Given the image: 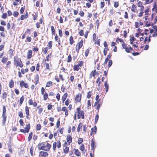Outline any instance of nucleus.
<instances>
[{
  "mask_svg": "<svg viewBox=\"0 0 157 157\" xmlns=\"http://www.w3.org/2000/svg\"><path fill=\"white\" fill-rule=\"evenodd\" d=\"M43 63L44 66L45 68L44 70L47 71H50L51 70V67L52 66L50 62V64L45 62H43Z\"/></svg>",
  "mask_w": 157,
  "mask_h": 157,
  "instance_id": "9d476101",
  "label": "nucleus"
},
{
  "mask_svg": "<svg viewBox=\"0 0 157 157\" xmlns=\"http://www.w3.org/2000/svg\"><path fill=\"white\" fill-rule=\"evenodd\" d=\"M61 111L63 112L62 114L64 113L66 116H67L68 115V111L67 108L66 106H63L61 108Z\"/></svg>",
  "mask_w": 157,
  "mask_h": 157,
  "instance_id": "dca6fc26",
  "label": "nucleus"
},
{
  "mask_svg": "<svg viewBox=\"0 0 157 157\" xmlns=\"http://www.w3.org/2000/svg\"><path fill=\"white\" fill-rule=\"evenodd\" d=\"M149 9H146L145 10L144 12L145 15V16L144 18L145 20H147V17L148 16V15H149Z\"/></svg>",
  "mask_w": 157,
  "mask_h": 157,
  "instance_id": "c9c22d12",
  "label": "nucleus"
},
{
  "mask_svg": "<svg viewBox=\"0 0 157 157\" xmlns=\"http://www.w3.org/2000/svg\"><path fill=\"white\" fill-rule=\"evenodd\" d=\"M52 82L51 81H48L46 82V87H49L52 86Z\"/></svg>",
  "mask_w": 157,
  "mask_h": 157,
  "instance_id": "a18cd8bd",
  "label": "nucleus"
},
{
  "mask_svg": "<svg viewBox=\"0 0 157 157\" xmlns=\"http://www.w3.org/2000/svg\"><path fill=\"white\" fill-rule=\"evenodd\" d=\"M41 94L43 96V100L46 101L48 97V94L45 91V89L43 87H42L41 89Z\"/></svg>",
  "mask_w": 157,
  "mask_h": 157,
  "instance_id": "423d86ee",
  "label": "nucleus"
},
{
  "mask_svg": "<svg viewBox=\"0 0 157 157\" xmlns=\"http://www.w3.org/2000/svg\"><path fill=\"white\" fill-rule=\"evenodd\" d=\"M71 61L72 57L71 55L69 54L67 57V63H70L71 62Z\"/></svg>",
  "mask_w": 157,
  "mask_h": 157,
  "instance_id": "4d7b16f0",
  "label": "nucleus"
},
{
  "mask_svg": "<svg viewBox=\"0 0 157 157\" xmlns=\"http://www.w3.org/2000/svg\"><path fill=\"white\" fill-rule=\"evenodd\" d=\"M30 153L31 156L35 155L34 148L33 146H31L30 148Z\"/></svg>",
  "mask_w": 157,
  "mask_h": 157,
  "instance_id": "4be33fe9",
  "label": "nucleus"
},
{
  "mask_svg": "<svg viewBox=\"0 0 157 157\" xmlns=\"http://www.w3.org/2000/svg\"><path fill=\"white\" fill-rule=\"evenodd\" d=\"M14 1L15 2H13V4L14 6H16L18 5L17 2H19L20 4L21 3V0H14Z\"/></svg>",
  "mask_w": 157,
  "mask_h": 157,
  "instance_id": "09e8293b",
  "label": "nucleus"
},
{
  "mask_svg": "<svg viewBox=\"0 0 157 157\" xmlns=\"http://www.w3.org/2000/svg\"><path fill=\"white\" fill-rule=\"evenodd\" d=\"M73 151H74V153L77 156L79 157L81 156V154L78 149L74 148L73 149Z\"/></svg>",
  "mask_w": 157,
  "mask_h": 157,
  "instance_id": "c85d7f7f",
  "label": "nucleus"
},
{
  "mask_svg": "<svg viewBox=\"0 0 157 157\" xmlns=\"http://www.w3.org/2000/svg\"><path fill=\"white\" fill-rule=\"evenodd\" d=\"M2 124L3 126L5 125L7 119V116L6 115L2 114Z\"/></svg>",
  "mask_w": 157,
  "mask_h": 157,
  "instance_id": "5701e85b",
  "label": "nucleus"
},
{
  "mask_svg": "<svg viewBox=\"0 0 157 157\" xmlns=\"http://www.w3.org/2000/svg\"><path fill=\"white\" fill-rule=\"evenodd\" d=\"M104 85L106 89V92H108L109 89V84L108 83L107 80H106L105 82Z\"/></svg>",
  "mask_w": 157,
  "mask_h": 157,
  "instance_id": "ea45409f",
  "label": "nucleus"
},
{
  "mask_svg": "<svg viewBox=\"0 0 157 157\" xmlns=\"http://www.w3.org/2000/svg\"><path fill=\"white\" fill-rule=\"evenodd\" d=\"M40 65L39 63H38L36 65V70L37 71L39 72L40 71Z\"/></svg>",
  "mask_w": 157,
  "mask_h": 157,
  "instance_id": "13d9d810",
  "label": "nucleus"
},
{
  "mask_svg": "<svg viewBox=\"0 0 157 157\" xmlns=\"http://www.w3.org/2000/svg\"><path fill=\"white\" fill-rule=\"evenodd\" d=\"M135 40V38L134 36L130 37V44H132L133 43V42Z\"/></svg>",
  "mask_w": 157,
  "mask_h": 157,
  "instance_id": "864d4df0",
  "label": "nucleus"
},
{
  "mask_svg": "<svg viewBox=\"0 0 157 157\" xmlns=\"http://www.w3.org/2000/svg\"><path fill=\"white\" fill-rule=\"evenodd\" d=\"M152 20L154 18L153 23L151 24V25L152 26L153 28L154 29L155 32L154 34L152 35V36L154 37H157V27L154 24L156 23L157 21V15L155 13H153L151 14Z\"/></svg>",
  "mask_w": 157,
  "mask_h": 157,
  "instance_id": "f03ea898",
  "label": "nucleus"
},
{
  "mask_svg": "<svg viewBox=\"0 0 157 157\" xmlns=\"http://www.w3.org/2000/svg\"><path fill=\"white\" fill-rule=\"evenodd\" d=\"M51 31L52 35H55L56 34V30L54 26L53 25H52L51 26Z\"/></svg>",
  "mask_w": 157,
  "mask_h": 157,
  "instance_id": "37998d69",
  "label": "nucleus"
},
{
  "mask_svg": "<svg viewBox=\"0 0 157 157\" xmlns=\"http://www.w3.org/2000/svg\"><path fill=\"white\" fill-rule=\"evenodd\" d=\"M41 128V126L40 124H37L36 128V130L38 131L40 130Z\"/></svg>",
  "mask_w": 157,
  "mask_h": 157,
  "instance_id": "69168bd1",
  "label": "nucleus"
},
{
  "mask_svg": "<svg viewBox=\"0 0 157 157\" xmlns=\"http://www.w3.org/2000/svg\"><path fill=\"white\" fill-rule=\"evenodd\" d=\"M52 41H50L48 42L47 47L44 48L42 49L43 54L46 55L48 52V50L52 48Z\"/></svg>",
  "mask_w": 157,
  "mask_h": 157,
  "instance_id": "20e7f679",
  "label": "nucleus"
},
{
  "mask_svg": "<svg viewBox=\"0 0 157 157\" xmlns=\"http://www.w3.org/2000/svg\"><path fill=\"white\" fill-rule=\"evenodd\" d=\"M30 128V124L29 123L27 124L26 127L25 128V129H20V131L23 133H28L29 131Z\"/></svg>",
  "mask_w": 157,
  "mask_h": 157,
  "instance_id": "f8f14e48",
  "label": "nucleus"
},
{
  "mask_svg": "<svg viewBox=\"0 0 157 157\" xmlns=\"http://www.w3.org/2000/svg\"><path fill=\"white\" fill-rule=\"evenodd\" d=\"M14 82L13 79H11L9 83V87L10 88H12L14 86Z\"/></svg>",
  "mask_w": 157,
  "mask_h": 157,
  "instance_id": "473e14b6",
  "label": "nucleus"
},
{
  "mask_svg": "<svg viewBox=\"0 0 157 157\" xmlns=\"http://www.w3.org/2000/svg\"><path fill=\"white\" fill-rule=\"evenodd\" d=\"M137 10V6L135 4H132V7L131 8V10L132 11L133 13H135L136 12V10Z\"/></svg>",
  "mask_w": 157,
  "mask_h": 157,
  "instance_id": "72a5a7b5",
  "label": "nucleus"
},
{
  "mask_svg": "<svg viewBox=\"0 0 157 157\" xmlns=\"http://www.w3.org/2000/svg\"><path fill=\"white\" fill-rule=\"evenodd\" d=\"M94 145V142L93 140L92 139L91 143V150H92L93 151H94L95 150Z\"/></svg>",
  "mask_w": 157,
  "mask_h": 157,
  "instance_id": "49530a36",
  "label": "nucleus"
},
{
  "mask_svg": "<svg viewBox=\"0 0 157 157\" xmlns=\"http://www.w3.org/2000/svg\"><path fill=\"white\" fill-rule=\"evenodd\" d=\"M56 42H58V45L59 46L61 45V42L60 38L59 37V36L57 35V34L55 36L54 38Z\"/></svg>",
  "mask_w": 157,
  "mask_h": 157,
  "instance_id": "393cba45",
  "label": "nucleus"
},
{
  "mask_svg": "<svg viewBox=\"0 0 157 157\" xmlns=\"http://www.w3.org/2000/svg\"><path fill=\"white\" fill-rule=\"evenodd\" d=\"M92 94V91H90L87 93V98L89 99L90 98Z\"/></svg>",
  "mask_w": 157,
  "mask_h": 157,
  "instance_id": "3c124183",
  "label": "nucleus"
},
{
  "mask_svg": "<svg viewBox=\"0 0 157 157\" xmlns=\"http://www.w3.org/2000/svg\"><path fill=\"white\" fill-rule=\"evenodd\" d=\"M91 132L90 133V135L92 136L93 134H95L97 131V127L96 126H94L93 128H91Z\"/></svg>",
  "mask_w": 157,
  "mask_h": 157,
  "instance_id": "7c9ffc66",
  "label": "nucleus"
},
{
  "mask_svg": "<svg viewBox=\"0 0 157 157\" xmlns=\"http://www.w3.org/2000/svg\"><path fill=\"white\" fill-rule=\"evenodd\" d=\"M14 64L16 67H19L22 68L24 66L20 58L18 57L17 56H14L13 58Z\"/></svg>",
  "mask_w": 157,
  "mask_h": 157,
  "instance_id": "7ed1b4c3",
  "label": "nucleus"
},
{
  "mask_svg": "<svg viewBox=\"0 0 157 157\" xmlns=\"http://www.w3.org/2000/svg\"><path fill=\"white\" fill-rule=\"evenodd\" d=\"M8 59V57L5 56L2 58L1 61L3 64H4L6 63Z\"/></svg>",
  "mask_w": 157,
  "mask_h": 157,
  "instance_id": "4c0bfd02",
  "label": "nucleus"
},
{
  "mask_svg": "<svg viewBox=\"0 0 157 157\" xmlns=\"http://www.w3.org/2000/svg\"><path fill=\"white\" fill-rule=\"evenodd\" d=\"M56 146L58 148H59L61 147V143L60 140H58L56 142H55L53 143L52 145V149L54 151L56 150Z\"/></svg>",
  "mask_w": 157,
  "mask_h": 157,
  "instance_id": "6e6552de",
  "label": "nucleus"
},
{
  "mask_svg": "<svg viewBox=\"0 0 157 157\" xmlns=\"http://www.w3.org/2000/svg\"><path fill=\"white\" fill-rule=\"evenodd\" d=\"M29 17V14L27 11L26 12V13L25 15H22L20 17V19L23 20Z\"/></svg>",
  "mask_w": 157,
  "mask_h": 157,
  "instance_id": "bb28decb",
  "label": "nucleus"
},
{
  "mask_svg": "<svg viewBox=\"0 0 157 157\" xmlns=\"http://www.w3.org/2000/svg\"><path fill=\"white\" fill-rule=\"evenodd\" d=\"M25 97L24 96L22 95L20 99L18 101L19 102V105L20 106L23 103V102L24 100Z\"/></svg>",
  "mask_w": 157,
  "mask_h": 157,
  "instance_id": "a19ab883",
  "label": "nucleus"
},
{
  "mask_svg": "<svg viewBox=\"0 0 157 157\" xmlns=\"http://www.w3.org/2000/svg\"><path fill=\"white\" fill-rule=\"evenodd\" d=\"M69 40L70 44L71 45H72L74 42V40L73 37L72 36H71L70 37Z\"/></svg>",
  "mask_w": 157,
  "mask_h": 157,
  "instance_id": "de8ad7c7",
  "label": "nucleus"
},
{
  "mask_svg": "<svg viewBox=\"0 0 157 157\" xmlns=\"http://www.w3.org/2000/svg\"><path fill=\"white\" fill-rule=\"evenodd\" d=\"M32 40L31 37L28 36L26 37V40H25V42H31Z\"/></svg>",
  "mask_w": 157,
  "mask_h": 157,
  "instance_id": "6e6d98bb",
  "label": "nucleus"
},
{
  "mask_svg": "<svg viewBox=\"0 0 157 157\" xmlns=\"http://www.w3.org/2000/svg\"><path fill=\"white\" fill-rule=\"evenodd\" d=\"M112 56L111 54H109L107 56V57L105 58V61L104 63V66L106 65L107 62L109 61V59H110Z\"/></svg>",
  "mask_w": 157,
  "mask_h": 157,
  "instance_id": "2f4dec72",
  "label": "nucleus"
},
{
  "mask_svg": "<svg viewBox=\"0 0 157 157\" xmlns=\"http://www.w3.org/2000/svg\"><path fill=\"white\" fill-rule=\"evenodd\" d=\"M20 85L21 87L23 88L24 87L25 89H28L29 87L28 83L27 82H25L23 80L20 82Z\"/></svg>",
  "mask_w": 157,
  "mask_h": 157,
  "instance_id": "4468645a",
  "label": "nucleus"
},
{
  "mask_svg": "<svg viewBox=\"0 0 157 157\" xmlns=\"http://www.w3.org/2000/svg\"><path fill=\"white\" fill-rule=\"evenodd\" d=\"M122 47L123 49H124L125 51L127 53H131V51H133V49L131 47H128L125 43H123Z\"/></svg>",
  "mask_w": 157,
  "mask_h": 157,
  "instance_id": "1a4fd4ad",
  "label": "nucleus"
},
{
  "mask_svg": "<svg viewBox=\"0 0 157 157\" xmlns=\"http://www.w3.org/2000/svg\"><path fill=\"white\" fill-rule=\"evenodd\" d=\"M103 102L102 101H96L94 104V106H96V109L97 110V113H98L99 109L102 104Z\"/></svg>",
  "mask_w": 157,
  "mask_h": 157,
  "instance_id": "9b49d317",
  "label": "nucleus"
},
{
  "mask_svg": "<svg viewBox=\"0 0 157 157\" xmlns=\"http://www.w3.org/2000/svg\"><path fill=\"white\" fill-rule=\"evenodd\" d=\"M153 19L152 20V18L151 17V19H148L147 18V20H146V25L147 26H149L151 25L152 23H153L152 22Z\"/></svg>",
  "mask_w": 157,
  "mask_h": 157,
  "instance_id": "f3484780",
  "label": "nucleus"
},
{
  "mask_svg": "<svg viewBox=\"0 0 157 157\" xmlns=\"http://www.w3.org/2000/svg\"><path fill=\"white\" fill-rule=\"evenodd\" d=\"M79 149L82 151V152L84 151V150L85 149V146L83 144H81Z\"/></svg>",
  "mask_w": 157,
  "mask_h": 157,
  "instance_id": "774afa93",
  "label": "nucleus"
},
{
  "mask_svg": "<svg viewBox=\"0 0 157 157\" xmlns=\"http://www.w3.org/2000/svg\"><path fill=\"white\" fill-rule=\"evenodd\" d=\"M32 53L33 52L31 50L29 49L28 51L27 54V59H30L33 57Z\"/></svg>",
  "mask_w": 157,
  "mask_h": 157,
  "instance_id": "a211bd4d",
  "label": "nucleus"
},
{
  "mask_svg": "<svg viewBox=\"0 0 157 157\" xmlns=\"http://www.w3.org/2000/svg\"><path fill=\"white\" fill-rule=\"evenodd\" d=\"M66 140L68 145H69L72 142V139L71 136L70 135H68L66 138Z\"/></svg>",
  "mask_w": 157,
  "mask_h": 157,
  "instance_id": "412c9836",
  "label": "nucleus"
},
{
  "mask_svg": "<svg viewBox=\"0 0 157 157\" xmlns=\"http://www.w3.org/2000/svg\"><path fill=\"white\" fill-rule=\"evenodd\" d=\"M151 36L150 35L149 36H146L145 38V39L144 40V44H148L151 41Z\"/></svg>",
  "mask_w": 157,
  "mask_h": 157,
  "instance_id": "a878e982",
  "label": "nucleus"
},
{
  "mask_svg": "<svg viewBox=\"0 0 157 157\" xmlns=\"http://www.w3.org/2000/svg\"><path fill=\"white\" fill-rule=\"evenodd\" d=\"M83 43V40L82 39L80 41L78 42L77 43L75 50L77 53H78L79 52V50L82 47Z\"/></svg>",
  "mask_w": 157,
  "mask_h": 157,
  "instance_id": "0eeeda50",
  "label": "nucleus"
},
{
  "mask_svg": "<svg viewBox=\"0 0 157 157\" xmlns=\"http://www.w3.org/2000/svg\"><path fill=\"white\" fill-rule=\"evenodd\" d=\"M14 50L12 49H10L9 50V55L10 56H13L14 55Z\"/></svg>",
  "mask_w": 157,
  "mask_h": 157,
  "instance_id": "603ef678",
  "label": "nucleus"
},
{
  "mask_svg": "<svg viewBox=\"0 0 157 157\" xmlns=\"http://www.w3.org/2000/svg\"><path fill=\"white\" fill-rule=\"evenodd\" d=\"M59 80H61L62 82H63L65 80L63 75L61 74H59Z\"/></svg>",
  "mask_w": 157,
  "mask_h": 157,
  "instance_id": "e2e57ef3",
  "label": "nucleus"
},
{
  "mask_svg": "<svg viewBox=\"0 0 157 157\" xmlns=\"http://www.w3.org/2000/svg\"><path fill=\"white\" fill-rule=\"evenodd\" d=\"M69 151V148L68 147H63V153L65 154H67Z\"/></svg>",
  "mask_w": 157,
  "mask_h": 157,
  "instance_id": "f704fd0d",
  "label": "nucleus"
},
{
  "mask_svg": "<svg viewBox=\"0 0 157 157\" xmlns=\"http://www.w3.org/2000/svg\"><path fill=\"white\" fill-rule=\"evenodd\" d=\"M52 52L50 53H49L46 57L45 59H43V62H49L50 61V60L51 58V56H52Z\"/></svg>",
  "mask_w": 157,
  "mask_h": 157,
  "instance_id": "6ab92c4d",
  "label": "nucleus"
},
{
  "mask_svg": "<svg viewBox=\"0 0 157 157\" xmlns=\"http://www.w3.org/2000/svg\"><path fill=\"white\" fill-rule=\"evenodd\" d=\"M25 112L26 114V117L27 118L29 119V108L27 106L25 107Z\"/></svg>",
  "mask_w": 157,
  "mask_h": 157,
  "instance_id": "c756f323",
  "label": "nucleus"
},
{
  "mask_svg": "<svg viewBox=\"0 0 157 157\" xmlns=\"http://www.w3.org/2000/svg\"><path fill=\"white\" fill-rule=\"evenodd\" d=\"M97 73L96 70L95 69L92 71L90 75V78H91L92 77L95 78V75H97Z\"/></svg>",
  "mask_w": 157,
  "mask_h": 157,
  "instance_id": "aec40b11",
  "label": "nucleus"
},
{
  "mask_svg": "<svg viewBox=\"0 0 157 157\" xmlns=\"http://www.w3.org/2000/svg\"><path fill=\"white\" fill-rule=\"evenodd\" d=\"M68 94L67 92H66L63 94L62 96V103H63L66 100V99L67 97H68Z\"/></svg>",
  "mask_w": 157,
  "mask_h": 157,
  "instance_id": "cd10ccee",
  "label": "nucleus"
},
{
  "mask_svg": "<svg viewBox=\"0 0 157 157\" xmlns=\"http://www.w3.org/2000/svg\"><path fill=\"white\" fill-rule=\"evenodd\" d=\"M39 76L38 74H36L34 77V82L35 85H37L39 83Z\"/></svg>",
  "mask_w": 157,
  "mask_h": 157,
  "instance_id": "b1692460",
  "label": "nucleus"
},
{
  "mask_svg": "<svg viewBox=\"0 0 157 157\" xmlns=\"http://www.w3.org/2000/svg\"><path fill=\"white\" fill-rule=\"evenodd\" d=\"M7 93L6 92H4L2 95V98L3 99H6L7 98Z\"/></svg>",
  "mask_w": 157,
  "mask_h": 157,
  "instance_id": "680f3d73",
  "label": "nucleus"
},
{
  "mask_svg": "<svg viewBox=\"0 0 157 157\" xmlns=\"http://www.w3.org/2000/svg\"><path fill=\"white\" fill-rule=\"evenodd\" d=\"M48 155L47 152L41 151L39 153V157H48Z\"/></svg>",
  "mask_w": 157,
  "mask_h": 157,
  "instance_id": "2eb2a0df",
  "label": "nucleus"
},
{
  "mask_svg": "<svg viewBox=\"0 0 157 157\" xmlns=\"http://www.w3.org/2000/svg\"><path fill=\"white\" fill-rule=\"evenodd\" d=\"M137 6L138 7L140 8V9H141V10H142V9H144V6H143L142 3L140 1L138 2L137 3Z\"/></svg>",
  "mask_w": 157,
  "mask_h": 157,
  "instance_id": "58836bf2",
  "label": "nucleus"
},
{
  "mask_svg": "<svg viewBox=\"0 0 157 157\" xmlns=\"http://www.w3.org/2000/svg\"><path fill=\"white\" fill-rule=\"evenodd\" d=\"M82 123L81 122H80L78 124L77 128V131L78 132H79L80 131L81 129L82 128Z\"/></svg>",
  "mask_w": 157,
  "mask_h": 157,
  "instance_id": "8fccbe9b",
  "label": "nucleus"
},
{
  "mask_svg": "<svg viewBox=\"0 0 157 157\" xmlns=\"http://www.w3.org/2000/svg\"><path fill=\"white\" fill-rule=\"evenodd\" d=\"M82 95L81 94L78 93L77 94L75 98V102H80L82 99Z\"/></svg>",
  "mask_w": 157,
  "mask_h": 157,
  "instance_id": "ddd939ff",
  "label": "nucleus"
},
{
  "mask_svg": "<svg viewBox=\"0 0 157 157\" xmlns=\"http://www.w3.org/2000/svg\"><path fill=\"white\" fill-rule=\"evenodd\" d=\"M144 9H142V10H141V9H140V12L138 14V16L139 17H141L143 16V14L144 13Z\"/></svg>",
  "mask_w": 157,
  "mask_h": 157,
  "instance_id": "5fc2aeb1",
  "label": "nucleus"
},
{
  "mask_svg": "<svg viewBox=\"0 0 157 157\" xmlns=\"http://www.w3.org/2000/svg\"><path fill=\"white\" fill-rule=\"evenodd\" d=\"M91 48H88L85 51V56L86 57H87L88 56V54L89 53V52H90V49Z\"/></svg>",
  "mask_w": 157,
  "mask_h": 157,
  "instance_id": "bf43d9fd",
  "label": "nucleus"
},
{
  "mask_svg": "<svg viewBox=\"0 0 157 157\" xmlns=\"http://www.w3.org/2000/svg\"><path fill=\"white\" fill-rule=\"evenodd\" d=\"M76 113H77V118L80 119L81 118L82 119L84 118V112L81 110L80 107H78L76 109Z\"/></svg>",
  "mask_w": 157,
  "mask_h": 157,
  "instance_id": "39448f33",
  "label": "nucleus"
},
{
  "mask_svg": "<svg viewBox=\"0 0 157 157\" xmlns=\"http://www.w3.org/2000/svg\"><path fill=\"white\" fill-rule=\"evenodd\" d=\"M3 111H2V114H4V115H6V107L5 105H3Z\"/></svg>",
  "mask_w": 157,
  "mask_h": 157,
  "instance_id": "052dcab7",
  "label": "nucleus"
},
{
  "mask_svg": "<svg viewBox=\"0 0 157 157\" xmlns=\"http://www.w3.org/2000/svg\"><path fill=\"white\" fill-rule=\"evenodd\" d=\"M33 136V132H30L28 138V141L29 142L30 141L32 140Z\"/></svg>",
  "mask_w": 157,
  "mask_h": 157,
  "instance_id": "79ce46f5",
  "label": "nucleus"
},
{
  "mask_svg": "<svg viewBox=\"0 0 157 157\" xmlns=\"http://www.w3.org/2000/svg\"><path fill=\"white\" fill-rule=\"evenodd\" d=\"M155 10L156 13H157V6L156 4L155 3L153 7L152 8V11Z\"/></svg>",
  "mask_w": 157,
  "mask_h": 157,
  "instance_id": "0e129e2a",
  "label": "nucleus"
},
{
  "mask_svg": "<svg viewBox=\"0 0 157 157\" xmlns=\"http://www.w3.org/2000/svg\"><path fill=\"white\" fill-rule=\"evenodd\" d=\"M36 109H38V113L39 114H40L43 111V108L41 107V105L38 106Z\"/></svg>",
  "mask_w": 157,
  "mask_h": 157,
  "instance_id": "e433bc0d",
  "label": "nucleus"
},
{
  "mask_svg": "<svg viewBox=\"0 0 157 157\" xmlns=\"http://www.w3.org/2000/svg\"><path fill=\"white\" fill-rule=\"evenodd\" d=\"M80 68L79 67L78 65V64H75L74 65L73 67V70L74 71H78L79 70Z\"/></svg>",
  "mask_w": 157,
  "mask_h": 157,
  "instance_id": "c03bdc74",
  "label": "nucleus"
},
{
  "mask_svg": "<svg viewBox=\"0 0 157 157\" xmlns=\"http://www.w3.org/2000/svg\"><path fill=\"white\" fill-rule=\"evenodd\" d=\"M52 145L49 143L45 142L39 143L38 144V148L39 150H42L45 151H48L50 150Z\"/></svg>",
  "mask_w": 157,
  "mask_h": 157,
  "instance_id": "f257e3e1",
  "label": "nucleus"
},
{
  "mask_svg": "<svg viewBox=\"0 0 157 157\" xmlns=\"http://www.w3.org/2000/svg\"><path fill=\"white\" fill-rule=\"evenodd\" d=\"M87 107L88 108H90L91 104L90 100H88L87 101Z\"/></svg>",
  "mask_w": 157,
  "mask_h": 157,
  "instance_id": "338daca9",
  "label": "nucleus"
}]
</instances>
